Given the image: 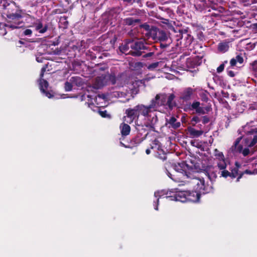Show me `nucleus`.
<instances>
[{
  "instance_id": "nucleus-31",
  "label": "nucleus",
  "mask_w": 257,
  "mask_h": 257,
  "mask_svg": "<svg viewBox=\"0 0 257 257\" xmlns=\"http://www.w3.org/2000/svg\"><path fill=\"white\" fill-rule=\"evenodd\" d=\"M174 98H175V96L173 94H171L169 96L168 98L167 103H168V104L169 105L171 104L172 101L174 99Z\"/></svg>"
},
{
  "instance_id": "nucleus-37",
  "label": "nucleus",
  "mask_w": 257,
  "mask_h": 257,
  "mask_svg": "<svg viewBox=\"0 0 257 257\" xmlns=\"http://www.w3.org/2000/svg\"><path fill=\"white\" fill-rule=\"evenodd\" d=\"M227 74L230 77H234L235 76V73L233 71L231 70H227Z\"/></svg>"
},
{
  "instance_id": "nucleus-30",
  "label": "nucleus",
  "mask_w": 257,
  "mask_h": 257,
  "mask_svg": "<svg viewBox=\"0 0 257 257\" xmlns=\"http://www.w3.org/2000/svg\"><path fill=\"white\" fill-rule=\"evenodd\" d=\"M153 146L152 147V149L154 148V147L158 148H159L160 147L159 142L157 140H155L153 141Z\"/></svg>"
},
{
  "instance_id": "nucleus-43",
  "label": "nucleus",
  "mask_w": 257,
  "mask_h": 257,
  "mask_svg": "<svg viewBox=\"0 0 257 257\" xmlns=\"http://www.w3.org/2000/svg\"><path fill=\"white\" fill-rule=\"evenodd\" d=\"M123 1L124 2H126L127 3H130L132 1V0H123Z\"/></svg>"
},
{
  "instance_id": "nucleus-14",
  "label": "nucleus",
  "mask_w": 257,
  "mask_h": 257,
  "mask_svg": "<svg viewBox=\"0 0 257 257\" xmlns=\"http://www.w3.org/2000/svg\"><path fill=\"white\" fill-rule=\"evenodd\" d=\"M34 26L35 27L36 30L39 31V33L42 34L45 33L48 29V26L45 25L43 27L42 21L39 19L36 20L34 23Z\"/></svg>"
},
{
  "instance_id": "nucleus-44",
  "label": "nucleus",
  "mask_w": 257,
  "mask_h": 257,
  "mask_svg": "<svg viewBox=\"0 0 257 257\" xmlns=\"http://www.w3.org/2000/svg\"><path fill=\"white\" fill-rule=\"evenodd\" d=\"M6 34V32L5 31L4 33L3 32H0V34H2V35H5Z\"/></svg>"
},
{
  "instance_id": "nucleus-46",
  "label": "nucleus",
  "mask_w": 257,
  "mask_h": 257,
  "mask_svg": "<svg viewBox=\"0 0 257 257\" xmlns=\"http://www.w3.org/2000/svg\"><path fill=\"white\" fill-rule=\"evenodd\" d=\"M206 98H206V97L205 96V97H204L203 99H204V100H206Z\"/></svg>"
},
{
  "instance_id": "nucleus-5",
  "label": "nucleus",
  "mask_w": 257,
  "mask_h": 257,
  "mask_svg": "<svg viewBox=\"0 0 257 257\" xmlns=\"http://www.w3.org/2000/svg\"><path fill=\"white\" fill-rule=\"evenodd\" d=\"M111 83L114 84L115 83V78L112 75H102L97 77L94 84V87L96 89H99L103 86Z\"/></svg>"
},
{
  "instance_id": "nucleus-6",
  "label": "nucleus",
  "mask_w": 257,
  "mask_h": 257,
  "mask_svg": "<svg viewBox=\"0 0 257 257\" xmlns=\"http://www.w3.org/2000/svg\"><path fill=\"white\" fill-rule=\"evenodd\" d=\"M10 19L14 21L13 23H9L7 25H5L3 23H0V28L1 27L4 28L5 26L9 27L12 29H17L20 27V25L21 24V22L20 21V19L22 18V16L19 14H15L10 15L8 16Z\"/></svg>"
},
{
  "instance_id": "nucleus-49",
  "label": "nucleus",
  "mask_w": 257,
  "mask_h": 257,
  "mask_svg": "<svg viewBox=\"0 0 257 257\" xmlns=\"http://www.w3.org/2000/svg\"><path fill=\"white\" fill-rule=\"evenodd\" d=\"M151 53L148 54V55H149V56H151Z\"/></svg>"
},
{
  "instance_id": "nucleus-16",
  "label": "nucleus",
  "mask_w": 257,
  "mask_h": 257,
  "mask_svg": "<svg viewBox=\"0 0 257 257\" xmlns=\"http://www.w3.org/2000/svg\"><path fill=\"white\" fill-rule=\"evenodd\" d=\"M125 122H126L123 121V122L121 123L119 126L120 132L122 136L128 135L131 131V127L130 125Z\"/></svg>"
},
{
  "instance_id": "nucleus-4",
  "label": "nucleus",
  "mask_w": 257,
  "mask_h": 257,
  "mask_svg": "<svg viewBox=\"0 0 257 257\" xmlns=\"http://www.w3.org/2000/svg\"><path fill=\"white\" fill-rule=\"evenodd\" d=\"M214 156L215 159L216 161L217 166L220 171L221 176L224 178L228 177L229 172L226 170L227 163L222 152H220L217 149H215Z\"/></svg>"
},
{
  "instance_id": "nucleus-35",
  "label": "nucleus",
  "mask_w": 257,
  "mask_h": 257,
  "mask_svg": "<svg viewBox=\"0 0 257 257\" xmlns=\"http://www.w3.org/2000/svg\"><path fill=\"white\" fill-rule=\"evenodd\" d=\"M199 118L197 116H194L192 119V122H194V123H193V125H195L196 123L199 121Z\"/></svg>"
},
{
  "instance_id": "nucleus-11",
  "label": "nucleus",
  "mask_w": 257,
  "mask_h": 257,
  "mask_svg": "<svg viewBox=\"0 0 257 257\" xmlns=\"http://www.w3.org/2000/svg\"><path fill=\"white\" fill-rule=\"evenodd\" d=\"M161 96L163 97V98H164V95L157 94L155 98L152 99L151 104L149 105H148V107L150 108V109H151L153 113L154 111L157 110V109L158 107V106L162 104V103H160L158 101V100L160 98Z\"/></svg>"
},
{
  "instance_id": "nucleus-18",
  "label": "nucleus",
  "mask_w": 257,
  "mask_h": 257,
  "mask_svg": "<svg viewBox=\"0 0 257 257\" xmlns=\"http://www.w3.org/2000/svg\"><path fill=\"white\" fill-rule=\"evenodd\" d=\"M166 125H169V127L177 128L180 126V123L177 121L174 117H171L169 120H167Z\"/></svg>"
},
{
  "instance_id": "nucleus-1",
  "label": "nucleus",
  "mask_w": 257,
  "mask_h": 257,
  "mask_svg": "<svg viewBox=\"0 0 257 257\" xmlns=\"http://www.w3.org/2000/svg\"><path fill=\"white\" fill-rule=\"evenodd\" d=\"M126 115L123 117V121L131 123L134 120L138 118L140 115L145 117L144 125L150 130H154L155 126L158 122L156 114L153 113L148 106L138 104L133 108H128L125 110Z\"/></svg>"
},
{
  "instance_id": "nucleus-48",
  "label": "nucleus",
  "mask_w": 257,
  "mask_h": 257,
  "mask_svg": "<svg viewBox=\"0 0 257 257\" xmlns=\"http://www.w3.org/2000/svg\"><path fill=\"white\" fill-rule=\"evenodd\" d=\"M19 43H21H21H22V41H19Z\"/></svg>"
},
{
  "instance_id": "nucleus-2",
  "label": "nucleus",
  "mask_w": 257,
  "mask_h": 257,
  "mask_svg": "<svg viewBox=\"0 0 257 257\" xmlns=\"http://www.w3.org/2000/svg\"><path fill=\"white\" fill-rule=\"evenodd\" d=\"M173 171L168 172V176L176 182H183L186 178H191V175L195 172V170L189 167L184 162L174 164Z\"/></svg>"
},
{
  "instance_id": "nucleus-32",
  "label": "nucleus",
  "mask_w": 257,
  "mask_h": 257,
  "mask_svg": "<svg viewBox=\"0 0 257 257\" xmlns=\"http://www.w3.org/2000/svg\"><path fill=\"white\" fill-rule=\"evenodd\" d=\"M200 102L198 101L194 102L192 104V107L193 109H196L200 106Z\"/></svg>"
},
{
  "instance_id": "nucleus-3",
  "label": "nucleus",
  "mask_w": 257,
  "mask_h": 257,
  "mask_svg": "<svg viewBox=\"0 0 257 257\" xmlns=\"http://www.w3.org/2000/svg\"><path fill=\"white\" fill-rule=\"evenodd\" d=\"M196 171L192 173L191 175V178L190 179H192V183L196 185L195 191L202 193H207L210 192L212 187L211 185H205L204 180L203 178H200L197 177Z\"/></svg>"
},
{
  "instance_id": "nucleus-21",
  "label": "nucleus",
  "mask_w": 257,
  "mask_h": 257,
  "mask_svg": "<svg viewBox=\"0 0 257 257\" xmlns=\"http://www.w3.org/2000/svg\"><path fill=\"white\" fill-rule=\"evenodd\" d=\"M243 62V58L240 55H237L235 58H232L230 61V64L231 67H233L236 65L237 63L240 64H242Z\"/></svg>"
},
{
  "instance_id": "nucleus-39",
  "label": "nucleus",
  "mask_w": 257,
  "mask_h": 257,
  "mask_svg": "<svg viewBox=\"0 0 257 257\" xmlns=\"http://www.w3.org/2000/svg\"><path fill=\"white\" fill-rule=\"evenodd\" d=\"M120 49L123 53H125L126 52V50L124 48V46L120 47Z\"/></svg>"
},
{
  "instance_id": "nucleus-40",
  "label": "nucleus",
  "mask_w": 257,
  "mask_h": 257,
  "mask_svg": "<svg viewBox=\"0 0 257 257\" xmlns=\"http://www.w3.org/2000/svg\"><path fill=\"white\" fill-rule=\"evenodd\" d=\"M203 123H205L208 122V119L206 116L203 117Z\"/></svg>"
},
{
  "instance_id": "nucleus-45",
  "label": "nucleus",
  "mask_w": 257,
  "mask_h": 257,
  "mask_svg": "<svg viewBox=\"0 0 257 257\" xmlns=\"http://www.w3.org/2000/svg\"><path fill=\"white\" fill-rule=\"evenodd\" d=\"M149 26H148V25H146V29L149 28Z\"/></svg>"
},
{
  "instance_id": "nucleus-50",
  "label": "nucleus",
  "mask_w": 257,
  "mask_h": 257,
  "mask_svg": "<svg viewBox=\"0 0 257 257\" xmlns=\"http://www.w3.org/2000/svg\"><path fill=\"white\" fill-rule=\"evenodd\" d=\"M253 3V2L252 0H251V3Z\"/></svg>"
},
{
  "instance_id": "nucleus-8",
  "label": "nucleus",
  "mask_w": 257,
  "mask_h": 257,
  "mask_svg": "<svg viewBox=\"0 0 257 257\" xmlns=\"http://www.w3.org/2000/svg\"><path fill=\"white\" fill-rule=\"evenodd\" d=\"M46 66L43 67L41 69V72L40 74L41 79L40 80V82H39L40 88V90H41V92L42 93H43L44 94H45L47 97H48V98H51L53 95L50 92H47L46 91V89L48 87V83L46 80L42 79V77L44 76V72L46 71Z\"/></svg>"
},
{
  "instance_id": "nucleus-29",
  "label": "nucleus",
  "mask_w": 257,
  "mask_h": 257,
  "mask_svg": "<svg viewBox=\"0 0 257 257\" xmlns=\"http://www.w3.org/2000/svg\"><path fill=\"white\" fill-rule=\"evenodd\" d=\"M224 66H225L224 63H223V64H221V65H220L217 68V72L218 73L222 72L224 69Z\"/></svg>"
},
{
  "instance_id": "nucleus-9",
  "label": "nucleus",
  "mask_w": 257,
  "mask_h": 257,
  "mask_svg": "<svg viewBox=\"0 0 257 257\" xmlns=\"http://www.w3.org/2000/svg\"><path fill=\"white\" fill-rule=\"evenodd\" d=\"M241 138H238L235 142L233 146H232L231 149L232 151L241 153L244 156H247L249 153V150L248 148L243 149V147L239 145Z\"/></svg>"
},
{
  "instance_id": "nucleus-24",
  "label": "nucleus",
  "mask_w": 257,
  "mask_h": 257,
  "mask_svg": "<svg viewBox=\"0 0 257 257\" xmlns=\"http://www.w3.org/2000/svg\"><path fill=\"white\" fill-rule=\"evenodd\" d=\"M250 65L254 75L257 77V60L253 61Z\"/></svg>"
},
{
  "instance_id": "nucleus-19",
  "label": "nucleus",
  "mask_w": 257,
  "mask_h": 257,
  "mask_svg": "<svg viewBox=\"0 0 257 257\" xmlns=\"http://www.w3.org/2000/svg\"><path fill=\"white\" fill-rule=\"evenodd\" d=\"M193 92V90L190 87L186 88L182 93L181 98L187 100H189Z\"/></svg>"
},
{
  "instance_id": "nucleus-25",
  "label": "nucleus",
  "mask_w": 257,
  "mask_h": 257,
  "mask_svg": "<svg viewBox=\"0 0 257 257\" xmlns=\"http://www.w3.org/2000/svg\"><path fill=\"white\" fill-rule=\"evenodd\" d=\"M164 193L163 191H157L155 192L154 196L155 197H158L157 199V202L159 201V198L163 197L164 196ZM158 202H157V205L155 207V209L156 210H158Z\"/></svg>"
},
{
  "instance_id": "nucleus-34",
  "label": "nucleus",
  "mask_w": 257,
  "mask_h": 257,
  "mask_svg": "<svg viewBox=\"0 0 257 257\" xmlns=\"http://www.w3.org/2000/svg\"><path fill=\"white\" fill-rule=\"evenodd\" d=\"M99 113L101 116H102L103 117H106L108 116V115L107 114V112L106 110L99 111Z\"/></svg>"
},
{
  "instance_id": "nucleus-33",
  "label": "nucleus",
  "mask_w": 257,
  "mask_h": 257,
  "mask_svg": "<svg viewBox=\"0 0 257 257\" xmlns=\"http://www.w3.org/2000/svg\"><path fill=\"white\" fill-rule=\"evenodd\" d=\"M23 33L26 36H31L32 34V31L30 29H26L24 31Z\"/></svg>"
},
{
  "instance_id": "nucleus-38",
  "label": "nucleus",
  "mask_w": 257,
  "mask_h": 257,
  "mask_svg": "<svg viewBox=\"0 0 257 257\" xmlns=\"http://www.w3.org/2000/svg\"><path fill=\"white\" fill-rule=\"evenodd\" d=\"M36 60H37V61L38 62L42 63V62H43V58L42 57H36Z\"/></svg>"
},
{
  "instance_id": "nucleus-20",
  "label": "nucleus",
  "mask_w": 257,
  "mask_h": 257,
  "mask_svg": "<svg viewBox=\"0 0 257 257\" xmlns=\"http://www.w3.org/2000/svg\"><path fill=\"white\" fill-rule=\"evenodd\" d=\"M131 47L136 50H142L145 49V45L143 41L139 40L131 44Z\"/></svg>"
},
{
  "instance_id": "nucleus-12",
  "label": "nucleus",
  "mask_w": 257,
  "mask_h": 257,
  "mask_svg": "<svg viewBox=\"0 0 257 257\" xmlns=\"http://www.w3.org/2000/svg\"><path fill=\"white\" fill-rule=\"evenodd\" d=\"M230 47L229 42L222 41L219 43L217 46V51L219 53H224L228 51Z\"/></svg>"
},
{
  "instance_id": "nucleus-23",
  "label": "nucleus",
  "mask_w": 257,
  "mask_h": 257,
  "mask_svg": "<svg viewBox=\"0 0 257 257\" xmlns=\"http://www.w3.org/2000/svg\"><path fill=\"white\" fill-rule=\"evenodd\" d=\"M238 170L237 169H234L231 171V172H229V175L228 176L231 177L232 178H234L236 177H237V181H239V179L241 177V175H239V176H238Z\"/></svg>"
},
{
  "instance_id": "nucleus-47",
  "label": "nucleus",
  "mask_w": 257,
  "mask_h": 257,
  "mask_svg": "<svg viewBox=\"0 0 257 257\" xmlns=\"http://www.w3.org/2000/svg\"><path fill=\"white\" fill-rule=\"evenodd\" d=\"M224 63H227V61H225Z\"/></svg>"
},
{
  "instance_id": "nucleus-13",
  "label": "nucleus",
  "mask_w": 257,
  "mask_h": 257,
  "mask_svg": "<svg viewBox=\"0 0 257 257\" xmlns=\"http://www.w3.org/2000/svg\"><path fill=\"white\" fill-rule=\"evenodd\" d=\"M187 201L197 202L199 201L200 195L196 191L191 192L187 191Z\"/></svg>"
},
{
  "instance_id": "nucleus-10",
  "label": "nucleus",
  "mask_w": 257,
  "mask_h": 257,
  "mask_svg": "<svg viewBox=\"0 0 257 257\" xmlns=\"http://www.w3.org/2000/svg\"><path fill=\"white\" fill-rule=\"evenodd\" d=\"M256 126L257 121H251L244 125L243 127V130L244 133L247 135L253 134V133H257Z\"/></svg>"
},
{
  "instance_id": "nucleus-7",
  "label": "nucleus",
  "mask_w": 257,
  "mask_h": 257,
  "mask_svg": "<svg viewBox=\"0 0 257 257\" xmlns=\"http://www.w3.org/2000/svg\"><path fill=\"white\" fill-rule=\"evenodd\" d=\"M187 195V191H177L172 196H165L163 198L166 199L168 201L175 200L177 201H180L182 202H187L186 198Z\"/></svg>"
},
{
  "instance_id": "nucleus-26",
  "label": "nucleus",
  "mask_w": 257,
  "mask_h": 257,
  "mask_svg": "<svg viewBox=\"0 0 257 257\" xmlns=\"http://www.w3.org/2000/svg\"><path fill=\"white\" fill-rule=\"evenodd\" d=\"M125 23L128 25H133L134 23L139 22V20H134L132 18H128L125 20Z\"/></svg>"
},
{
  "instance_id": "nucleus-27",
  "label": "nucleus",
  "mask_w": 257,
  "mask_h": 257,
  "mask_svg": "<svg viewBox=\"0 0 257 257\" xmlns=\"http://www.w3.org/2000/svg\"><path fill=\"white\" fill-rule=\"evenodd\" d=\"M159 64V62H158L153 63L150 65H149L147 67V68L150 70H154L158 67Z\"/></svg>"
},
{
  "instance_id": "nucleus-15",
  "label": "nucleus",
  "mask_w": 257,
  "mask_h": 257,
  "mask_svg": "<svg viewBox=\"0 0 257 257\" xmlns=\"http://www.w3.org/2000/svg\"><path fill=\"white\" fill-rule=\"evenodd\" d=\"M155 36L154 39L161 41H164L167 39V36L165 32L162 30H156L154 31Z\"/></svg>"
},
{
  "instance_id": "nucleus-17",
  "label": "nucleus",
  "mask_w": 257,
  "mask_h": 257,
  "mask_svg": "<svg viewBox=\"0 0 257 257\" xmlns=\"http://www.w3.org/2000/svg\"><path fill=\"white\" fill-rule=\"evenodd\" d=\"M257 143V136L254 135L253 138L250 136L244 139V143L245 146L248 147H251L254 146Z\"/></svg>"
},
{
  "instance_id": "nucleus-42",
  "label": "nucleus",
  "mask_w": 257,
  "mask_h": 257,
  "mask_svg": "<svg viewBox=\"0 0 257 257\" xmlns=\"http://www.w3.org/2000/svg\"><path fill=\"white\" fill-rule=\"evenodd\" d=\"M245 173H247V174H252V173H251V172H250V171H248V170H246V171H245Z\"/></svg>"
},
{
  "instance_id": "nucleus-41",
  "label": "nucleus",
  "mask_w": 257,
  "mask_h": 257,
  "mask_svg": "<svg viewBox=\"0 0 257 257\" xmlns=\"http://www.w3.org/2000/svg\"><path fill=\"white\" fill-rule=\"evenodd\" d=\"M146 152L147 154L149 155L150 153V149H147L146 151Z\"/></svg>"
},
{
  "instance_id": "nucleus-28",
  "label": "nucleus",
  "mask_w": 257,
  "mask_h": 257,
  "mask_svg": "<svg viewBox=\"0 0 257 257\" xmlns=\"http://www.w3.org/2000/svg\"><path fill=\"white\" fill-rule=\"evenodd\" d=\"M72 88V85L71 84V83H70L69 82H66L65 83V89L66 91H69L71 90Z\"/></svg>"
},
{
  "instance_id": "nucleus-22",
  "label": "nucleus",
  "mask_w": 257,
  "mask_h": 257,
  "mask_svg": "<svg viewBox=\"0 0 257 257\" xmlns=\"http://www.w3.org/2000/svg\"><path fill=\"white\" fill-rule=\"evenodd\" d=\"M188 131L189 135L192 137H198L203 133L202 131H197L191 127H188Z\"/></svg>"
},
{
  "instance_id": "nucleus-36",
  "label": "nucleus",
  "mask_w": 257,
  "mask_h": 257,
  "mask_svg": "<svg viewBox=\"0 0 257 257\" xmlns=\"http://www.w3.org/2000/svg\"><path fill=\"white\" fill-rule=\"evenodd\" d=\"M196 111L197 113H204V112H205L203 108L201 107L200 106H199L197 109H196Z\"/></svg>"
}]
</instances>
